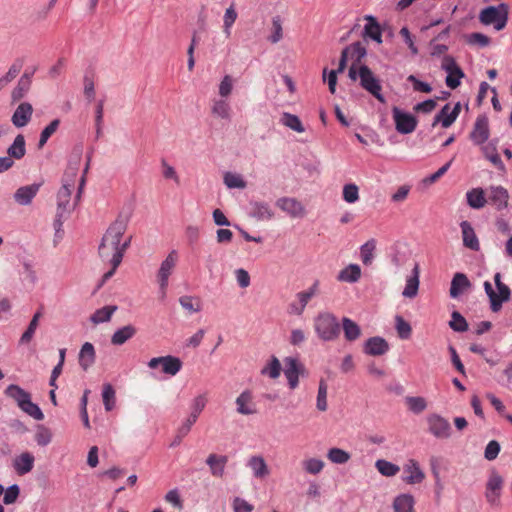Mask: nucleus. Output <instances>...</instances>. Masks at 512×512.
<instances>
[{
    "mask_svg": "<svg viewBox=\"0 0 512 512\" xmlns=\"http://www.w3.org/2000/svg\"><path fill=\"white\" fill-rule=\"evenodd\" d=\"M76 180L77 169L75 168L67 170L62 177V185L57 193V210L53 222L55 241L62 239L63 223L69 218L81 199L83 187L85 185V177H81L77 192L72 198Z\"/></svg>",
    "mask_w": 512,
    "mask_h": 512,
    "instance_id": "obj_1",
    "label": "nucleus"
},
{
    "mask_svg": "<svg viewBox=\"0 0 512 512\" xmlns=\"http://www.w3.org/2000/svg\"><path fill=\"white\" fill-rule=\"evenodd\" d=\"M127 218L118 216L109 226L102 237L99 245V255L104 261H109L117 268L123 259V248H120V241L127 229Z\"/></svg>",
    "mask_w": 512,
    "mask_h": 512,
    "instance_id": "obj_2",
    "label": "nucleus"
},
{
    "mask_svg": "<svg viewBox=\"0 0 512 512\" xmlns=\"http://www.w3.org/2000/svg\"><path fill=\"white\" fill-rule=\"evenodd\" d=\"M313 327L319 339L331 342L338 339L341 326L337 317L331 312H320L314 318Z\"/></svg>",
    "mask_w": 512,
    "mask_h": 512,
    "instance_id": "obj_3",
    "label": "nucleus"
},
{
    "mask_svg": "<svg viewBox=\"0 0 512 512\" xmlns=\"http://www.w3.org/2000/svg\"><path fill=\"white\" fill-rule=\"evenodd\" d=\"M4 394L13 399L23 412L33 417L35 420L41 421L44 419V414L39 406L31 401L30 394L20 386L10 384L5 389Z\"/></svg>",
    "mask_w": 512,
    "mask_h": 512,
    "instance_id": "obj_4",
    "label": "nucleus"
},
{
    "mask_svg": "<svg viewBox=\"0 0 512 512\" xmlns=\"http://www.w3.org/2000/svg\"><path fill=\"white\" fill-rule=\"evenodd\" d=\"M509 6L500 3L498 6H488L481 10L479 20L484 25H493L497 31L505 28L508 22Z\"/></svg>",
    "mask_w": 512,
    "mask_h": 512,
    "instance_id": "obj_5",
    "label": "nucleus"
},
{
    "mask_svg": "<svg viewBox=\"0 0 512 512\" xmlns=\"http://www.w3.org/2000/svg\"><path fill=\"white\" fill-rule=\"evenodd\" d=\"M503 485V477L496 470H492L485 485V498L492 507L500 506Z\"/></svg>",
    "mask_w": 512,
    "mask_h": 512,
    "instance_id": "obj_6",
    "label": "nucleus"
},
{
    "mask_svg": "<svg viewBox=\"0 0 512 512\" xmlns=\"http://www.w3.org/2000/svg\"><path fill=\"white\" fill-rule=\"evenodd\" d=\"M359 79L363 89L372 94L381 103L385 102V98L381 93L382 87L380 81L375 77L368 66H359Z\"/></svg>",
    "mask_w": 512,
    "mask_h": 512,
    "instance_id": "obj_7",
    "label": "nucleus"
},
{
    "mask_svg": "<svg viewBox=\"0 0 512 512\" xmlns=\"http://www.w3.org/2000/svg\"><path fill=\"white\" fill-rule=\"evenodd\" d=\"M178 261V254L176 250L169 252L167 257L162 261L160 268L157 272V279L161 291L162 298L166 295V289L169 283V277L176 267Z\"/></svg>",
    "mask_w": 512,
    "mask_h": 512,
    "instance_id": "obj_8",
    "label": "nucleus"
},
{
    "mask_svg": "<svg viewBox=\"0 0 512 512\" xmlns=\"http://www.w3.org/2000/svg\"><path fill=\"white\" fill-rule=\"evenodd\" d=\"M441 69L447 73L445 83L451 89H456L461 84V79L465 76L462 69L450 55H445L442 59Z\"/></svg>",
    "mask_w": 512,
    "mask_h": 512,
    "instance_id": "obj_9",
    "label": "nucleus"
},
{
    "mask_svg": "<svg viewBox=\"0 0 512 512\" xmlns=\"http://www.w3.org/2000/svg\"><path fill=\"white\" fill-rule=\"evenodd\" d=\"M428 431L437 439H448L451 436V425L447 419L431 414L427 417Z\"/></svg>",
    "mask_w": 512,
    "mask_h": 512,
    "instance_id": "obj_10",
    "label": "nucleus"
},
{
    "mask_svg": "<svg viewBox=\"0 0 512 512\" xmlns=\"http://www.w3.org/2000/svg\"><path fill=\"white\" fill-rule=\"evenodd\" d=\"M304 365L294 357L284 359V375L287 378L290 389H295L299 384V376L305 373Z\"/></svg>",
    "mask_w": 512,
    "mask_h": 512,
    "instance_id": "obj_11",
    "label": "nucleus"
},
{
    "mask_svg": "<svg viewBox=\"0 0 512 512\" xmlns=\"http://www.w3.org/2000/svg\"><path fill=\"white\" fill-rule=\"evenodd\" d=\"M159 365L162 366V371L165 374L171 376L176 375L182 368L181 360L178 357L170 355L155 357L148 362V367L151 369H156Z\"/></svg>",
    "mask_w": 512,
    "mask_h": 512,
    "instance_id": "obj_12",
    "label": "nucleus"
},
{
    "mask_svg": "<svg viewBox=\"0 0 512 512\" xmlns=\"http://www.w3.org/2000/svg\"><path fill=\"white\" fill-rule=\"evenodd\" d=\"M392 113L396 130L399 133L409 134L415 130L417 126V120L413 115L403 112L397 107L393 108Z\"/></svg>",
    "mask_w": 512,
    "mask_h": 512,
    "instance_id": "obj_13",
    "label": "nucleus"
},
{
    "mask_svg": "<svg viewBox=\"0 0 512 512\" xmlns=\"http://www.w3.org/2000/svg\"><path fill=\"white\" fill-rule=\"evenodd\" d=\"M276 206L292 218H303L306 214L304 205L293 197L278 198Z\"/></svg>",
    "mask_w": 512,
    "mask_h": 512,
    "instance_id": "obj_14",
    "label": "nucleus"
},
{
    "mask_svg": "<svg viewBox=\"0 0 512 512\" xmlns=\"http://www.w3.org/2000/svg\"><path fill=\"white\" fill-rule=\"evenodd\" d=\"M489 121L488 117L484 114L479 115L474 123L473 129L470 133V139L475 145H483L489 138Z\"/></svg>",
    "mask_w": 512,
    "mask_h": 512,
    "instance_id": "obj_15",
    "label": "nucleus"
},
{
    "mask_svg": "<svg viewBox=\"0 0 512 512\" xmlns=\"http://www.w3.org/2000/svg\"><path fill=\"white\" fill-rule=\"evenodd\" d=\"M460 110L461 105L459 102L455 104L453 109H450L449 104L444 105L439 113L435 115L432 127H435L439 123H441L444 128L450 127L459 116Z\"/></svg>",
    "mask_w": 512,
    "mask_h": 512,
    "instance_id": "obj_16",
    "label": "nucleus"
},
{
    "mask_svg": "<svg viewBox=\"0 0 512 512\" xmlns=\"http://www.w3.org/2000/svg\"><path fill=\"white\" fill-rule=\"evenodd\" d=\"M404 476L402 480L410 485L420 484L425 479V474L420 468L418 461L409 459L403 466Z\"/></svg>",
    "mask_w": 512,
    "mask_h": 512,
    "instance_id": "obj_17",
    "label": "nucleus"
},
{
    "mask_svg": "<svg viewBox=\"0 0 512 512\" xmlns=\"http://www.w3.org/2000/svg\"><path fill=\"white\" fill-rule=\"evenodd\" d=\"M41 186L42 183H33L19 187L13 195L14 201L21 206L30 205L39 192Z\"/></svg>",
    "mask_w": 512,
    "mask_h": 512,
    "instance_id": "obj_18",
    "label": "nucleus"
},
{
    "mask_svg": "<svg viewBox=\"0 0 512 512\" xmlns=\"http://www.w3.org/2000/svg\"><path fill=\"white\" fill-rule=\"evenodd\" d=\"M249 216L257 221H269L275 216L274 210L265 201H250Z\"/></svg>",
    "mask_w": 512,
    "mask_h": 512,
    "instance_id": "obj_19",
    "label": "nucleus"
},
{
    "mask_svg": "<svg viewBox=\"0 0 512 512\" xmlns=\"http://www.w3.org/2000/svg\"><path fill=\"white\" fill-rule=\"evenodd\" d=\"M488 200L496 210L501 211L508 207L509 193L506 188L502 186H491L489 189Z\"/></svg>",
    "mask_w": 512,
    "mask_h": 512,
    "instance_id": "obj_20",
    "label": "nucleus"
},
{
    "mask_svg": "<svg viewBox=\"0 0 512 512\" xmlns=\"http://www.w3.org/2000/svg\"><path fill=\"white\" fill-rule=\"evenodd\" d=\"M35 457L30 452H23L13 460V469L17 475L23 476L31 472L34 468Z\"/></svg>",
    "mask_w": 512,
    "mask_h": 512,
    "instance_id": "obj_21",
    "label": "nucleus"
},
{
    "mask_svg": "<svg viewBox=\"0 0 512 512\" xmlns=\"http://www.w3.org/2000/svg\"><path fill=\"white\" fill-rule=\"evenodd\" d=\"M236 411L241 415H252L257 412L250 390H244L235 400Z\"/></svg>",
    "mask_w": 512,
    "mask_h": 512,
    "instance_id": "obj_22",
    "label": "nucleus"
},
{
    "mask_svg": "<svg viewBox=\"0 0 512 512\" xmlns=\"http://www.w3.org/2000/svg\"><path fill=\"white\" fill-rule=\"evenodd\" d=\"M33 113L32 105L28 102L21 103L14 111L11 121L17 128L26 126L31 120Z\"/></svg>",
    "mask_w": 512,
    "mask_h": 512,
    "instance_id": "obj_23",
    "label": "nucleus"
},
{
    "mask_svg": "<svg viewBox=\"0 0 512 512\" xmlns=\"http://www.w3.org/2000/svg\"><path fill=\"white\" fill-rule=\"evenodd\" d=\"M471 287V282L464 273L457 272L454 274L449 295L453 299H457L461 294L467 291Z\"/></svg>",
    "mask_w": 512,
    "mask_h": 512,
    "instance_id": "obj_24",
    "label": "nucleus"
},
{
    "mask_svg": "<svg viewBox=\"0 0 512 512\" xmlns=\"http://www.w3.org/2000/svg\"><path fill=\"white\" fill-rule=\"evenodd\" d=\"M460 228L463 245L472 251H478L480 249V243L472 225L465 220L460 223Z\"/></svg>",
    "mask_w": 512,
    "mask_h": 512,
    "instance_id": "obj_25",
    "label": "nucleus"
},
{
    "mask_svg": "<svg viewBox=\"0 0 512 512\" xmlns=\"http://www.w3.org/2000/svg\"><path fill=\"white\" fill-rule=\"evenodd\" d=\"M389 350L387 341L379 336L369 338L364 344V352L372 356H380Z\"/></svg>",
    "mask_w": 512,
    "mask_h": 512,
    "instance_id": "obj_26",
    "label": "nucleus"
},
{
    "mask_svg": "<svg viewBox=\"0 0 512 512\" xmlns=\"http://www.w3.org/2000/svg\"><path fill=\"white\" fill-rule=\"evenodd\" d=\"M247 467L257 479H263L270 474V470L265 459L260 455L251 456L247 461Z\"/></svg>",
    "mask_w": 512,
    "mask_h": 512,
    "instance_id": "obj_27",
    "label": "nucleus"
},
{
    "mask_svg": "<svg viewBox=\"0 0 512 512\" xmlns=\"http://www.w3.org/2000/svg\"><path fill=\"white\" fill-rule=\"evenodd\" d=\"M228 462L226 455L210 454L206 459V464L210 468V472L215 477H222L224 475L225 467Z\"/></svg>",
    "mask_w": 512,
    "mask_h": 512,
    "instance_id": "obj_28",
    "label": "nucleus"
},
{
    "mask_svg": "<svg viewBox=\"0 0 512 512\" xmlns=\"http://www.w3.org/2000/svg\"><path fill=\"white\" fill-rule=\"evenodd\" d=\"M96 359V352L94 346L90 342H85L79 352V365L87 371L94 363Z\"/></svg>",
    "mask_w": 512,
    "mask_h": 512,
    "instance_id": "obj_29",
    "label": "nucleus"
},
{
    "mask_svg": "<svg viewBox=\"0 0 512 512\" xmlns=\"http://www.w3.org/2000/svg\"><path fill=\"white\" fill-rule=\"evenodd\" d=\"M340 326L343 329L344 338L348 342L358 340L362 334L360 326L348 317L342 318Z\"/></svg>",
    "mask_w": 512,
    "mask_h": 512,
    "instance_id": "obj_30",
    "label": "nucleus"
},
{
    "mask_svg": "<svg viewBox=\"0 0 512 512\" xmlns=\"http://www.w3.org/2000/svg\"><path fill=\"white\" fill-rule=\"evenodd\" d=\"M211 112L217 118L226 121L231 120L232 109L229 102L224 98L212 100Z\"/></svg>",
    "mask_w": 512,
    "mask_h": 512,
    "instance_id": "obj_31",
    "label": "nucleus"
},
{
    "mask_svg": "<svg viewBox=\"0 0 512 512\" xmlns=\"http://www.w3.org/2000/svg\"><path fill=\"white\" fill-rule=\"evenodd\" d=\"M419 289V265L414 264L412 274L407 278L402 295L406 298H414Z\"/></svg>",
    "mask_w": 512,
    "mask_h": 512,
    "instance_id": "obj_32",
    "label": "nucleus"
},
{
    "mask_svg": "<svg viewBox=\"0 0 512 512\" xmlns=\"http://www.w3.org/2000/svg\"><path fill=\"white\" fill-rule=\"evenodd\" d=\"M361 278V268L358 264H349L337 275V280L345 283H356Z\"/></svg>",
    "mask_w": 512,
    "mask_h": 512,
    "instance_id": "obj_33",
    "label": "nucleus"
},
{
    "mask_svg": "<svg viewBox=\"0 0 512 512\" xmlns=\"http://www.w3.org/2000/svg\"><path fill=\"white\" fill-rule=\"evenodd\" d=\"M7 157L10 159L20 160L26 154L25 138L22 134H18L13 143L7 149Z\"/></svg>",
    "mask_w": 512,
    "mask_h": 512,
    "instance_id": "obj_34",
    "label": "nucleus"
},
{
    "mask_svg": "<svg viewBox=\"0 0 512 512\" xmlns=\"http://www.w3.org/2000/svg\"><path fill=\"white\" fill-rule=\"evenodd\" d=\"M295 297L297 300L288 305V313L301 316L312 298L304 291L298 292Z\"/></svg>",
    "mask_w": 512,
    "mask_h": 512,
    "instance_id": "obj_35",
    "label": "nucleus"
},
{
    "mask_svg": "<svg viewBox=\"0 0 512 512\" xmlns=\"http://www.w3.org/2000/svg\"><path fill=\"white\" fill-rule=\"evenodd\" d=\"M468 205L473 209H481L487 203L485 193L482 188H473L466 193Z\"/></svg>",
    "mask_w": 512,
    "mask_h": 512,
    "instance_id": "obj_36",
    "label": "nucleus"
},
{
    "mask_svg": "<svg viewBox=\"0 0 512 512\" xmlns=\"http://www.w3.org/2000/svg\"><path fill=\"white\" fill-rule=\"evenodd\" d=\"M365 19L368 23L364 27V36L370 37L379 44L382 43V32L375 17L367 15Z\"/></svg>",
    "mask_w": 512,
    "mask_h": 512,
    "instance_id": "obj_37",
    "label": "nucleus"
},
{
    "mask_svg": "<svg viewBox=\"0 0 512 512\" xmlns=\"http://www.w3.org/2000/svg\"><path fill=\"white\" fill-rule=\"evenodd\" d=\"M414 503L411 494L398 495L393 502L394 512H414Z\"/></svg>",
    "mask_w": 512,
    "mask_h": 512,
    "instance_id": "obj_38",
    "label": "nucleus"
},
{
    "mask_svg": "<svg viewBox=\"0 0 512 512\" xmlns=\"http://www.w3.org/2000/svg\"><path fill=\"white\" fill-rule=\"evenodd\" d=\"M136 333L135 327L132 325H126L114 332V334L111 337V342L114 345H122L127 340L132 338Z\"/></svg>",
    "mask_w": 512,
    "mask_h": 512,
    "instance_id": "obj_39",
    "label": "nucleus"
},
{
    "mask_svg": "<svg viewBox=\"0 0 512 512\" xmlns=\"http://www.w3.org/2000/svg\"><path fill=\"white\" fill-rule=\"evenodd\" d=\"M280 123L298 133H303L305 131L300 118L297 115L291 114L289 112L282 113Z\"/></svg>",
    "mask_w": 512,
    "mask_h": 512,
    "instance_id": "obj_40",
    "label": "nucleus"
},
{
    "mask_svg": "<svg viewBox=\"0 0 512 512\" xmlns=\"http://www.w3.org/2000/svg\"><path fill=\"white\" fill-rule=\"evenodd\" d=\"M483 286L485 293L487 294L490 301V309L492 310V312H499L502 308L503 303H505L506 301L500 300L501 298L499 297V292L494 291L492 284L489 281H485Z\"/></svg>",
    "mask_w": 512,
    "mask_h": 512,
    "instance_id": "obj_41",
    "label": "nucleus"
},
{
    "mask_svg": "<svg viewBox=\"0 0 512 512\" xmlns=\"http://www.w3.org/2000/svg\"><path fill=\"white\" fill-rule=\"evenodd\" d=\"M375 468L381 475L386 477H393L400 471V467L398 465L384 459H378L375 462Z\"/></svg>",
    "mask_w": 512,
    "mask_h": 512,
    "instance_id": "obj_42",
    "label": "nucleus"
},
{
    "mask_svg": "<svg viewBox=\"0 0 512 512\" xmlns=\"http://www.w3.org/2000/svg\"><path fill=\"white\" fill-rule=\"evenodd\" d=\"M303 470L311 475H317L324 469L325 463L319 458H307L301 462Z\"/></svg>",
    "mask_w": 512,
    "mask_h": 512,
    "instance_id": "obj_43",
    "label": "nucleus"
},
{
    "mask_svg": "<svg viewBox=\"0 0 512 512\" xmlns=\"http://www.w3.org/2000/svg\"><path fill=\"white\" fill-rule=\"evenodd\" d=\"M102 399L106 411H111L116 404V393L110 383H105L102 390Z\"/></svg>",
    "mask_w": 512,
    "mask_h": 512,
    "instance_id": "obj_44",
    "label": "nucleus"
},
{
    "mask_svg": "<svg viewBox=\"0 0 512 512\" xmlns=\"http://www.w3.org/2000/svg\"><path fill=\"white\" fill-rule=\"evenodd\" d=\"M116 306H105L94 312L91 316V321L94 324L104 323L111 319L113 313L116 311Z\"/></svg>",
    "mask_w": 512,
    "mask_h": 512,
    "instance_id": "obj_45",
    "label": "nucleus"
},
{
    "mask_svg": "<svg viewBox=\"0 0 512 512\" xmlns=\"http://www.w3.org/2000/svg\"><path fill=\"white\" fill-rule=\"evenodd\" d=\"M327 458L334 464H345L350 460L351 455L341 448L333 447L328 450Z\"/></svg>",
    "mask_w": 512,
    "mask_h": 512,
    "instance_id": "obj_46",
    "label": "nucleus"
},
{
    "mask_svg": "<svg viewBox=\"0 0 512 512\" xmlns=\"http://www.w3.org/2000/svg\"><path fill=\"white\" fill-rule=\"evenodd\" d=\"M327 392H328L327 383L325 382V380L321 379L319 381L317 398H316V408L321 412L326 411L328 408Z\"/></svg>",
    "mask_w": 512,
    "mask_h": 512,
    "instance_id": "obj_47",
    "label": "nucleus"
},
{
    "mask_svg": "<svg viewBox=\"0 0 512 512\" xmlns=\"http://www.w3.org/2000/svg\"><path fill=\"white\" fill-rule=\"evenodd\" d=\"M179 303L183 309L191 314L199 312L202 308L200 299L189 295L181 296Z\"/></svg>",
    "mask_w": 512,
    "mask_h": 512,
    "instance_id": "obj_48",
    "label": "nucleus"
},
{
    "mask_svg": "<svg viewBox=\"0 0 512 512\" xmlns=\"http://www.w3.org/2000/svg\"><path fill=\"white\" fill-rule=\"evenodd\" d=\"M375 248L376 241L374 239L368 240L360 247V256L363 264L370 265L372 263Z\"/></svg>",
    "mask_w": 512,
    "mask_h": 512,
    "instance_id": "obj_49",
    "label": "nucleus"
},
{
    "mask_svg": "<svg viewBox=\"0 0 512 512\" xmlns=\"http://www.w3.org/2000/svg\"><path fill=\"white\" fill-rule=\"evenodd\" d=\"M281 364L277 357L272 356L271 360L262 368L261 374L269 376L271 379H276L280 376Z\"/></svg>",
    "mask_w": 512,
    "mask_h": 512,
    "instance_id": "obj_50",
    "label": "nucleus"
},
{
    "mask_svg": "<svg viewBox=\"0 0 512 512\" xmlns=\"http://www.w3.org/2000/svg\"><path fill=\"white\" fill-rule=\"evenodd\" d=\"M224 184L230 189H244L247 185L241 175L232 172L225 173Z\"/></svg>",
    "mask_w": 512,
    "mask_h": 512,
    "instance_id": "obj_51",
    "label": "nucleus"
},
{
    "mask_svg": "<svg viewBox=\"0 0 512 512\" xmlns=\"http://www.w3.org/2000/svg\"><path fill=\"white\" fill-rule=\"evenodd\" d=\"M60 124L59 119L51 121L41 132L38 146L42 148L48 141V139L56 132Z\"/></svg>",
    "mask_w": 512,
    "mask_h": 512,
    "instance_id": "obj_52",
    "label": "nucleus"
},
{
    "mask_svg": "<svg viewBox=\"0 0 512 512\" xmlns=\"http://www.w3.org/2000/svg\"><path fill=\"white\" fill-rule=\"evenodd\" d=\"M451 318L449 326L452 330L456 332H465L468 330V323L466 319L458 311H453Z\"/></svg>",
    "mask_w": 512,
    "mask_h": 512,
    "instance_id": "obj_53",
    "label": "nucleus"
},
{
    "mask_svg": "<svg viewBox=\"0 0 512 512\" xmlns=\"http://www.w3.org/2000/svg\"><path fill=\"white\" fill-rule=\"evenodd\" d=\"M207 404V397L205 394H200L196 396L191 404H190V416H194L198 419L201 412L204 410L205 406Z\"/></svg>",
    "mask_w": 512,
    "mask_h": 512,
    "instance_id": "obj_54",
    "label": "nucleus"
},
{
    "mask_svg": "<svg viewBox=\"0 0 512 512\" xmlns=\"http://www.w3.org/2000/svg\"><path fill=\"white\" fill-rule=\"evenodd\" d=\"M30 84H28V78L27 77H21L18 81L17 86L13 89L11 97L13 101H18L22 99L25 94L30 89Z\"/></svg>",
    "mask_w": 512,
    "mask_h": 512,
    "instance_id": "obj_55",
    "label": "nucleus"
},
{
    "mask_svg": "<svg viewBox=\"0 0 512 512\" xmlns=\"http://www.w3.org/2000/svg\"><path fill=\"white\" fill-rule=\"evenodd\" d=\"M41 316L40 312H37L34 314L33 318L31 319L28 328L26 331L22 334L20 342L21 343H28L34 336L35 331L38 327L39 318Z\"/></svg>",
    "mask_w": 512,
    "mask_h": 512,
    "instance_id": "obj_56",
    "label": "nucleus"
},
{
    "mask_svg": "<svg viewBox=\"0 0 512 512\" xmlns=\"http://www.w3.org/2000/svg\"><path fill=\"white\" fill-rule=\"evenodd\" d=\"M103 101H99L95 110V139L98 140L102 137L103 131Z\"/></svg>",
    "mask_w": 512,
    "mask_h": 512,
    "instance_id": "obj_57",
    "label": "nucleus"
},
{
    "mask_svg": "<svg viewBox=\"0 0 512 512\" xmlns=\"http://www.w3.org/2000/svg\"><path fill=\"white\" fill-rule=\"evenodd\" d=\"M494 282H495L497 291L499 292V297L501 298L500 300L508 302L511 297V290L506 284H504L501 281L500 273H496L494 275Z\"/></svg>",
    "mask_w": 512,
    "mask_h": 512,
    "instance_id": "obj_58",
    "label": "nucleus"
},
{
    "mask_svg": "<svg viewBox=\"0 0 512 512\" xmlns=\"http://www.w3.org/2000/svg\"><path fill=\"white\" fill-rule=\"evenodd\" d=\"M283 37L282 21L280 16H274L272 18V34L269 40L272 43H278Z\"/></svg>",
    "mask_w": 512,
    "mask_h": 512,
    "instance_id": "obj_59",
    "label": "nucleus"
},
{
    "mask_svg": "<svg viewBox=\"0 0 512 512\" xmlns=\"http://www.w3.org/2000/svg\"><path fill=\"white\" fill-rule=\"evenodd\" d=\"M52 440V433L51 431L44 427L39 426L36 433H35V441L39 446H47Z\"/></svg>",
    "mask_w": 512,
    "mask_h": 512,
    "instance_id": "obj_60",
    "label": "nucleus"
},
{
    "mask_svg": "<svg viewBox=\"0 0 512 512\" xmlns=\"http://www.w3.org/2000/svg\"><path fill=\"white\" fill-rule=\"evenodd\" d=\"M234 81L230 75H225L218 87V93L221 98H227L233 90Z\"/></svg>",
    "mask_w": 512,
    "mask_h": 512,
    "instance_id": "obj_61",
    "label": "nucleus"
},
{
    "mask_svg": "<svg viewBox=\"0 0 512 512\" xmlns=\"http://www.w3.org/2000/svg\"><path fill=\"white\" fill-rule=\"evenodd\" d=\"M343 199L347 203H355L359 199V189L355 184H346L343 187Z\"/></svg>",
    "mask_w": 512,
    "mask_h": 512,
    "instance_id": "obj_62",
    "label": "nucleus"
},
{
    "mask_svg": "<svg viewBox=\"0 0 512 512\" xmlns=\"http://www.w3.org/2000/svg\"><path fill=\"white\" fill-rule=\"evenodd\" d=\"M347 48H349L348 53L351 54V57L355 58L354 63L360 64L362 59L366 56V48L360 42H355Z\"/></svg>",
    "mask_w": 512,
    "mask_h": 512,
    "instance_id": "obj_63",
    "label": "nucleus"
},
{
    "mask_svg": "<svg viewBox=\"0 0 512 512\" xmlns=\"http://www.w3.org/2000/svg\"><path fill=\"white\" fill-rule=\"evenodd\" d=\"M3 493H4V497H3L4 504L11 505L17 501L19 494H20V488L17 484H13V485L9 486L6 490L4 489Z\"/></svg>",
    "mask_w": 512,
    "mask_h": 512,
    "instance_id": "obj_64",
    "label": "nucleus"
}]
</instances>
